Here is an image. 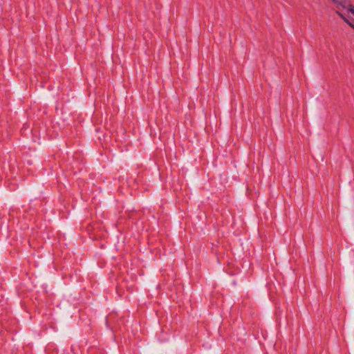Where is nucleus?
<instances>
[{
	"label": "nucleus",
	"instance_id": "nucleus-2",
	"mask_svg": "<svg viewBox=\"0 0 354 354\" xmlns=\"http://www.w3.org/2000/svg\"><path fill=\"white\" fill-rule=\"evenodd\" d=\"M335 3H338L337 0H333Z\"/></svg>",
	"mask_w": 354,
	"mask_h": 354
},
{
	"label": "nucleus",
	"instance_id": "nucleus-1",
	"mask_svg": "<svg viewBox=\"0 0 354 354\" xmlns=\"http://www.w3.org/2000/svg\"><path fill=\"white\" fill-rule=\"evenodd\" d=\"M348 10L354 15V7L352 6H350L348 8Z\"/></svg>",
	"mask_w": 354,
	"mask_h": 354
}]
</instances>
